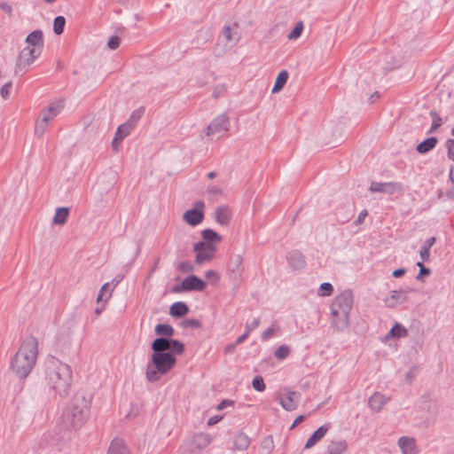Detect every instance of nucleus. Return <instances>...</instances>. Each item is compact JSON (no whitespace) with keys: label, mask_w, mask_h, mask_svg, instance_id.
<instances>
[{"label":"nucleus","mask_w":454,"mask_h":454,"mask_svg":"<svg viewBox=\"0 0 454 454\" xmlns=\"http://www.w3.org/2000/svg\"><path fill=\"white\" fill-rule=\"evenodd\" d=\"M250 438L243 432H239L233 438V449L237 450H245L249 447Z\"/></svg>","instance_id":"obj_22"},{"label":"nucleus","mask_w":454,"mask_h":454,"mask_svg":"<svg viewBox=\"0 0 454 454\" xmlns=\"http://www.w3.org/2000/svg\"><path fill=\"white\" fill-rule=\"evenodd\" d=\"M286 260L289 266L293 270H301L305 267L306 261L302 253L299 250H293L286 255Z\"/></svg>","instance_id":"obj_15"},{"label":"nucleus","mask_w":454,"mask_h":454,"mask_svg":"<svg viewBox=\"0 0 454 454\" xmlns=\"http://www.w3.org/2000/svg\"><path fill=\"white\" fill-rule=\"evenodd\" d=\"M347 450L346 441H333L328 444L327 450L330 454H342Z\"/></svg>","instance_id":"obj_28"},{"label":"nucleus","mask_w":454,"mask_h":454,"mask_svg":"<svg viewBox=\"0 0 454 454\" xmlns=\"http://www.w3.org/2000/svg\"><path fill=\"white\" fill-rule=\"evenodd\" d=\"M151 348L153 353L146 365L145 376L149 382H155L176 365V358L156 346L153 341Z\"/></svg>","instance_id":"obj_4"},{"label":"nucleus","mask_w":454,"mask_h":454,"mask_svg":"<svg viewBox=\"0 0 454 454\" xmlns=\"http://www.w3.org/2000/svg\"><path fill=\"white\" fill-rule=\"evenodd\" d=\"M153 342L156 346H159L167 353L172 354V356L181 355L184 351V345L178 340L171 338L158 337Z\"/></svg>","instance_id":"obj_8"},{"label":"nucleus","mask_w":454,"mask_h":454,"mask_svg":"<svg viewBox=\"0 0 454 454\" xmlns=\"http://www.w3.org/2000/svg\"><path fill=\"white\" fill-rule=\"evenodd\" d=\"M108 286H109V284H108V283H106V284H104V285L101 286V288H100V290H99V294H98V298H97V301H98V302H100V301H103L104 294H105V292H106V288L108 287Z\"/></svg>","instance_id":"obj_55"},{"label":"nucleus","mask_w":454,"mask_h":454,"mask_svg":"<svg viewBox=\"0 0 454 454\" xmlns=\"http://www.w3.org/2000/svg\"><path fill=\"white\" fill-rule=\"evenodd\" d=\"M44 380L57 395L67 397L73 382L71 367L54 356L48 357L44 363Z\"/></svg>","instance_id":"obj_2"},{"label":"nucleus","mask_w":454,"mask_h":454,"mask_svg":"<svg viewBox=\"0 0 454 454\" xmlns=\"http://www.w3.org/2000/svg\"><path fill=\"white\" fill-rule=\"evenodd\" d=\"M145 112V106H140L138 107L137 109L134 110L129 120L126 121V123H129L131 125V128L134 129V127L136 126V124L141 120V118L143 117L144 114Z\"/></svg>","instance_id":"obj_33"},{"label":"nucleus","mask_w":454,"mask_h":454,"mask_svg":"<svg viewBox=\"0 0 454 454\" xmlns=\"http://www.w3.org/2000/svg\"><path fill=\"white\" fill-rule=\"evenodd\" d=\"M215 251L216 250H206L196 253L195 262L199 265H201L206 262L211 261Z\"/></svg>","instance_id":"obj_31"},{"label":"nucleus","mask_w":454,"mask_h":454,"mask_svg":"<svg viewBox=\"0 0 454 454\" xmlns=\"http://www.w3.org/2000/svg\"><path fill=\"white\" fill-rule=\"evenodd\" d=\"M431 273V270L427 268L425 265H421V270H419V274L416 277V279L419 280L423 276H428Z\"/></svg>","instance_id":"obj_51"},{"label":"nucleus","mask_w":454,"mask_h":454,"mask_svg":"<svg viewBox=\"0 0 454 454\" xmlns=\"http://www.w3.org/2000/svg\"><path fill=\"white\" fill-rule=\"evenodd\" d=\"M367 214L368 213L365 209L362 210L356 220V224L362 223L364 222V218L366 217Z\"/></svg>","instance_id":"obj_57"},{"label":"nucleus","mask_w":454,"mask_h":454,"mask_svg":"<svg viewBox=\"0 0 454 454\" xmlns=\"http://www.w3.org/2000/svg\"><path fill=\"white\" fill-rule=\"evenodd\" d=\"M230 127V118L226 114H222L211 121L205 129L204 133L207 137L215 136L221 137L229 131Z\"/></svg>","instance_id":"obj_6"},{"label":"nucleus","mask_w":454,"mask_h":454,"mask_svg":"<svg viewBox=\"0 0 454 454\" xmlns=\"http://www.w3.org/2000/svg\"><path fill=\"white\" fill-rule=\"evenodd\" d=\"M243 258L240 254H233L230 258L228 273L231 280H238L243 273Z\"/></svg>","instance_id":"obj_10"},{"label":"nucleus","mask_w":454,"mask_h":454,"mask_svg":"<svg viewBox=\"0 0 454 454\" xmlns=\"http://www.w3.org/2000/svg\"><path fill=\"white\" fill-rule=\"evenodd\" d=\"M203 219V211L197 208L186 210L183 215V220L191 226L199 225L202 223Z\"/></svg>","instance_id":"obj_16"},{"label":"nucleus","mask_w":454,"mask_h":454,"mask_svg":"<svg viewBox=\"0 0 454 454\" xmlns=\"http://www.w3.org/2000/svg\"><path fill=\"white\" fill-rule=\"evenodd\" d=\"M252 386L254 388V390L258 392H262L266 387L264 380L262 377L260 375H257L253 379Z\"/></svg>","instance_id":"obj_42"},{"label":"nucleus","mask_w":454,"mask_h":454,"mask_svg":"<svg viewBox=\"0 0 454 454\" xmlns=\"http://www.w3.org/2000/svg\"><path fill=\"white\" fill-rule=\"evenodd\" d=\"M437 142L438 140L435 137H428L422 141L421 143H419L417 145L416 150L420 154L427 153L435 147Z\"/></svg>","instance_id":"obj_24"},{"label":"nucleus","mask_w":454,"mask_h":454,"mask_svg":"<svg viewBox=\"0 0 454 454\" xmlns=\"http://www.w3.org/2000/svg\"><path fill=\"white\" fill-rule=\"evenodd\" d=\"M201 236L207 243L215 244L222 240V237L211 229H206L201 231Z\"/></svg>","instance_id":"obj_30"},{"label":"nucleus","mask_w":454,"mask_h":454,"mask_svg":"<svg viewBox=\"0 0 454 454\" xmlns=\"http://www.w3.org/2000/svg\"><path fill=\"white\" fill-rule=\"evenodd\" d=\"M329 428L330 425H323L320 427H318L308 439L304 448L309 449L315 446L320 440L324 438Z\"/></svg>","instance_id":"obj_20"},{"label":"nucleus","mask_w":454,"mask_h":454,"mask_svg":"<svg viewBox=\"0 0 454 454\" xmlns=\"http://www.w3.org/2000/svg\"><path fill=\"white\" fill-rule=\"evenodd\" d=\"M445 145H446V147L448 150L454 149V139L453 138L447 139Z\"/></svg>","instance_id":"obj_64"},{"label":"nucleus","mask_w":454,"mask_h":454,"mask_svg":"<svg viewBox=\"0 0 454 454\" xmlns=\"http://www.w3.org/2000/svg\"><path fill=\"white\" fill-rule=\"evenodd\" d=\"M205 207V203L204 201L202 200H197L195 203H194V208H197L199 210H202L203 211V208Z\"/></svg>","instance_id":"obj_63"},{"label":"nucleus","mask_w":454,"mask_h":454,"mask_svg":"<svg viewBox=\"0 0 454 454\" xmlns=\"http://www.w3.org/2000/svg\"><path fill=\"white\" fill-rule=\"evenodd\" d=\"M41 55L30 50V46L25 47L18 55L14 73L16 75H23L28 71L29 66Z\"/></svg>","instance_id":"obj_7"},{"label":"nucleus","mask_w":454,"mask_h":454,"mask_svg":"<svg viewBox=\"0 0 454 454\" xmlns=\"http://www.w3.org/2000/svg\"><path fill=\"white\" fill-rule=\"evenodd\" d=\"M210 437L207 434H198L194 435L192 442L198 449L207 447L210 443Z\"/></svg>","instance_id":"obj_32"},{"label":"nucleus","mask_w":454,"mask_h":454,"mask_svg":"<svg viewBox=\"0 0 454 454\" xmlns=\"http://www.w3.org/2000/svg\"><path fill=\"white\" fill-rule=\"evenodd\" d=\"M121 142V139H119V137H116L114 136V137L113 141H112V147H113V149H114V150H115V151H117V149H118V147H119V145H120Z\"/></svg>","instance_id":"obj_62"},{"label":"nucleus","mask_w":454,"mask_h":454,"mask_svg":"<svg viewBox=\"0 0 454 454\" xmlns=\"http://www.w3.org/2000/svg\"><path fill=\"white\" fill-rule=\"evenodd\" d=\"M434 243H435V238L434 237L429 238L426 240L423 247H427L430 250Z\"/></svg>","instance_id":"obj_59"},{"label":"nucleus","mask_w":454,"mask_h":454,"mask_svg":"<svg viewBox=\"0 0 454 454\" xmlns=\"http://www.w3.org/2000/svg\"><path fill=\"white\" fill-rule=\"evenodd\" d=\"M119 45H120V38L116 35L111 36L107 43V47L111 50H115L119 47Z\"/></svg>","instance_id":"obj_47"},{"label":"nucleus","mask_w":454,"mask_h":454,"mask_svg":"<svg viewBox=\"0 0 454 454\" xmlns=\"http://www.w3.org/2000/svg\"><path fill=\"white\" fill-rule=\"evenodd\" d=\"M69 214L68 207H58L53 217V223L57 225H63L67 223Z\"/></svg>","instance_id":"obj_26"},{"label":"nucleus","mask_w":454,"mask_h":454,"mask_svg":"<svg viewBox=\"0 0 454 454\" xmlns=\"http://www.w3.org/2000/svg\"><path fill=\"white\" fill-rule=\"evenodd\" d=\"M407 329L400 324H395L388 332L387 336L401 338L406 336Z\"/></svg>","instance_id":"obj_34"},{"label":"nucleus","mask_w":454,"mask_h":454,"mask_svg":"<svg viewBox=\"0 0 454 454\" xmlns=\"http://www.w3.org/2000/svg\"><path fill=\"white\" fill-rule=\"evenodd\" d=\"M63 108V105L61 103H51L45 111H47V114L52 115L55 118Z\"/></svg>","instance_id":"obj_40"},{"label":"nucleus","mask_w":454,"mask_h":454,"mask_svg":"<svg viewBox=\"0 0 454 454\" xmlns=\"http://www.w3.org/2000/svg\"><path fill=\"white\" fill-rule=\"evenodd\" d=\"M206 287V283L195 275H190L184 278L181 283V286H176L173 288V291L176 293L181 291H202Z\"/></svg>","instance_id":"obj_9"},{"label":"nucleus","mask_w":454,"mask_h":454,"mask_svg":"<svg viewBox=\"0 0 454 454\" xmlns=\"http://www.w3.org/2000/svg\"><path fill=\"white\" fill-rule=\"evenodd\" d=\"M39 119H41L42 121H44V122L49 124V122L51 121L54 118L52 117V115L47 114V111L43 110L40 114V118Z\"/></svg>","instance_id":"obj_53"},{"label":"nucleus","mask_w":454,"mask_h":454,"mask_svg":"<svg viewBox=\"0 0 454 454\" xmlns=\"http://www.w3.org/2000/svg\"><path fill=\"white\" fill-rule=\"evenodd\" d=\"M408 300L407 292L404 290L391 291L390 295L384 300L385 305L387 308H394L397 304L406 302Z\"/></svg>","instance_id":"obj_14"},{"label":"nucleus","mask_w":454,"mask_h":454,"mask_svg":"<svg viewBox=\"0 0 454 454\" xmlns=\"http://www.w3.org/2000/svg\"><path fill=\"white\" fill-rule=\"evenodd\" d=\"M403 189L402 184L399 183H379L372 182L370 191L372 192H380L385 194H394L395 192H401Z\"/></svg>","instance_id":"obj_12"},{"label":"nucleus","mask_w":454,"mask_h":454,"mask_svg":"<svg viewBox=\"0 0 454 454\" xmlns=\"http://www.w3.org/2000/svg\"><path fill=\"white\" fill-rule=\"evenodd\" d=\"M429 114L433 118V121L428 133H433L442 126V121L435 111H431Z\"/></svg>","instance_id":"obj_38"},{"label":"nucleus","mask_w":454,"mask_h":454,"mask_svg":"<svg viewBox=\"0 0 454 454\" xmlns=\"http://www.w3.org/2000/svg\"><path fill=\"white\" fill-rule=\"evenodd\" d=\"M353 307V294L346 290L337 295L331 304L332 325L338 331L348 326L349 313Z\"/></svg>","instance_id":"obj_5"},{"label":"nucleus","mask_w":454,"mask_h":454,"mask_svg":"<svg viewBox=\"0 0 454 454\" xmlns=\"http://www.w3.org/2000/svg\"><path fill=\"white\" fill-rule=\"evenodd\" d=\"M177 269L183 273H191L194 270L193 265L189 261L180 262L177 265Z\"/></svg>","instance_id":"obj_45"},{"label":"nucleus","mask_w":454,"mask_h":454,"mask_svg":"<svg viewBox=\"0 0 454 454\" xmlns=\"http://www.w3.org/2000/svg\"><path fill=\"white\" fill-rule=\"evenodd\" d=\"M207 192L208 194L214 195V196H218L223 193L222 188H220L219 186H216V185L208 186L207 189Z\"/></svg>","instance_id":"obj_49"},{"label":"nucleus","mask_w":454,"mask_h":454,"mask_svg":"<svg viewBox=\"0 0 454 454\" xmlns=\"http://www.w3.org/2000/svg\"><path fill=\"white\" fill-rule=\"evenodd\" d=\"M90 399L76 396L64 410L60 424L53 432L42 437V444L55 447L59 451L68 449L72 438L70 429L77 430L84 426L89 417Z\"/></svg>","instance_id":"obj_1"},{"label":"nucleus","mask_w":454,"mask_h":454,"mask_svg":"<svg viewBox=\"0 0 454 454\" xmlns=\"http://www.w3.org/2000/svg\"><path fill=\"white\" fill-rule=\"evenodd\" d=\"M415 376V370L413 368L410 369L406 374H405V379L409 381V382H411L413 378Z\"/></svg>","instance_id":"obj_60"},{"label":"nucleus","mask_w":454,"mask_h":454,"mask_svg":"<svg viewBox=\"0 0 454 454\" xmlns=\"http://www.w3.org/2000/svg\"><path fill=\"white\" fill-rule=\"evenodd\" d=\"M66 20L63 16H57L53 20V31L56 35H61L64 31Z\"/></svg>","instance_id":"obj_36"},{"label":"nucleus","mask_w":454,"mask_h":454,"mask_svg":"<svg viewBox=\"0 0 454 454\" xmlns=\"http://www.w3.org/2000/svg\"><path fill=\"white\" fill-rule=\"evenodd\" d=\"M215 222L223 226L229 224L231 219V211L228 206H218L215 210Z\"/></svg>","instance_id":"obj_17"},{"label":"nucleus","mask_w":454,"mask_h":454,"mask_svg":"<svg viewBox=\"0 0 454 454\" xmlns=\"http://www.w3.org/2000/svg\"><path fill=\"white\" fill-rule=\"evenodd\" d=\"M133 128H131V125L129 123L124 122L123 124L120 125L115 132V137H119L121 141L128 137Z\"/></svg>","instance_id":"obj_35"},{"label":"nucleus","mask_w":454,"mask_h":454,"mask_svg":"<svg viewBox=\"0 0 454 454\" xmlns=\"http://www.w3.org/2000/svg\"><path fill=\"white\" fill-rule=\"evenodd\" d=\"M405 274V270L403 268L396 269L393 271L392 276L394 278H401Z\"/></svg>","instance_id":"obj_58"},{"label":"nucleus","mask_w":454,"mask_h":454,"mask_svg":"<svg viewBox=\"0 0 454 454\" xmlns=\"http://www.w3.org/2000/svg\"><path fill=\"white\" fill-rule=\"evenodd\" d=\"M206 250H216V246L215 244L207 243L206 241H199L193 246V251L195 253Z\"/></svg>","instance_id":"obj_37"},{"label":"nucleus","mask_w":454,"mask_h":454,"mask_svg":"<svg viewBox=\"0 0 454 454\" xmlns=\"http://www.w3.org/2000/svg\"><path fill=\"white\" fill-rule=\"evenodd\" d=\"M239 40L237 33H233L231 26H224L222 34L219 36V41L225 43V46L231 48L237 44Z\"/></svg>","instance_id":"obj_18"},{"label":"nucleus","mask_w":454,"mask_h":454,"mask_svg":"<svg viewBox=\"0 0 454 454\" xmlns=\"http://www.w3.org/2000/svg\"><path fill=\"white\" fill-rule=\"evenodd\" d=\"M419 255L423 261H427L430 256V250L427 247H421L419 251Z\"/></svg>","instance_id":"obj_52"},{"label":"nucleus","mask_w":454,"mask_h":454,"mask_svg":"<svg viewBox=\"0 0 454 454\" xmlns=\"http://www.w3.org/2000/svg\"><path fill=\"white\" fill-rule=\"evenodd\" d=\"M27 46L35 53H42L43 48V35L41 30L32 31L26 38Z\"/></svg>","instance_id":"obj_13"},{"label":"nucleus","mask_w":454,"mask_h":454,"mask_svg":"<svg viewBox=\"0 0 454 454\" xmlns=\"http://www.w3.org/2000/svg\"><path fill=\"white\" fill-rule=\"evenodd\" d=\"M303 30V23L302 21H299L295 24L294 29L290 31V33L287 35V38L289 40H296L299 38L302 33Z\"/></svg>","instance_id":"obj_39"},{"label":"nucleus","mask_w":454,"mask_h":454,"mask_svg":"<svg viewBox=\"0 0 454 454\" xmlns=\"http://www.w3.org/2000/svg\"><path fill=\"white\" fill-rule=\"evenodd\" d=\"M290 353V349L287 346L282 345L279 346L274 352L275 356L278 359L283 360L288 356Z\"/></svg>","instance_id":"obj_41"},{"label":"nucleus","mask_w":454,"mask_h":454,"mask_svg":"<svg viewBox=\"0 0 454 454\" xmlns=\"http://www.w3.org/2000/svg\"><path fill=\"white\" fill-rule=\"evenodd\" d=\"M319 291L321 292V295L323 296H328V295H331L333 291V286L330 284V283H323L320 285V288H319Z\"/></svg>","instance_id":"obj_46"},{"label":"nucleus","mask_w":454,"mask_h":454,"mask_svg":"<svg viewBox=\"0 0 454 454\" xmlns=\"http://www.w3.org/2000/svg\"><path fill=\"white\" fill-rule=\"evenodd\" d=\"M397 444L403 454H417L416 441L412 437L402 436L398 439Z\"/></svg>","instance_id":"obj_19"},{"label":"nucleus","mask_w":454,"mask_h":454,"mask_svg":"<svg viewBox=\"0 0 454 454\" xmlns=\"http://www.w3.org/2000/svg\"><path fill=\"white\" fill-rule=\"evenodd\" d=\"M287 79H288V72L286 70L281 71L276 78V81H275V83H274L271 92L276 93V92L280 91L283 89V87L285 86V84L286 83Z\"/></svg>","instance_id":"obj_29"},{"label":"nucleus","mask_w":454,"mask_h":454,"mask_svg":"<svg viewBox=\"0 0 454 454\" xmlns=\"http://www.w3.org/2000/svg\"><path fill=\"white\" fill-rule=\"evenodd\" d=\"M154 332L160 337L170 338L174 335L175 330L170 325L158 324L154 328Z\"/></svg>","instance_id":"obj_27"},{"label":"nucleus","mask_w":454,"mask_h":454,"mask_svg":"<svg viewBox=\"0 0 454 454\" xmlns=\"http://www.w3.org/2000/svg\"><path fill=\"white\" fill-rule=\"evenodd\" d=\"M249 333H247L246 330V332L236 340L235 344H241L248 337Z\"/></svg>","instance_id":"obj_61"},{"label":"nucleus","mask_w":454,"mask_h":454,"mask_svg":"<svg viewBox=\"0 0 454 454\" xmlns=\"http://www.w3.org/2000/svg\"><path fill=\"white\" fill-rule=\"evenodd\" d=\"M48 127V124L44 122V121H42L41 119H38L35 122V134L37 137H42L43 133L45 132L46 129Z\"/></svg>","instance_id":"obj_43"},{"label":"nucleus","mask_w":454,"mask_h":454,"mask_svg":"<svg viewBox=\"0 0 454 454\" xmlns=\"http://www.w3.org/2000/svg\"><path fill=\"white\" fill-rule=\"evenodd\" d=\"M184 328L198 329L201 327V322L195 318H187L182 322Z\"/></svg>","instance_id":"obj_44"},{"label":"nucleus","mask_w":454,"mask_h":454,"mask_svg":"<svg viewBox=\"0 0 454 454\" xmlns=\"http://www.w3.org/2000/svg\"><path fill=\"white\" fill-rule=\"evenodd\" d=\"M272 334H273V328L270 327V328H267L265 331H263V333L261 335V338L262 340H266L271 338Z\"/></svg>","instance_id":"obj_54"},{"label":"nucleus","mask_w":454,"mask_h":454,"mask_svg":"<svg viewBox=\"0 0 454 454\" xmlns=\"http://www.w3.org/2000/svg\"><path fill=\"white\" fill-rule=\"evenodd\" d=\"M108 454H129V452L121 440L114 439L109 446Z\"/></svg>","instance_id":"obj_25"},{"label":"nucleus","mask_w":454,"mask_h":454,"mask_svg":"<svg viewBox=\"0 0 454 454\" xmlns=\"http://www.w3.org/2000/svg\"><path fill=\"white\" fill-rule=\"evenodd\" d=\"M0 9L4 11V12L8 13L9 15L12 14V7L7 3H2L0 4Z\"/></svg>","instance_id":"obj_56"},{"label":"nucleus","mask_w":454,"mask_h":454,"mask_svg":"<svg viewBox=\"0 0 454 454\" xmlns=\"http://www.w3.org/2000/svg\"><path fill=\"white\" fill-rule=\"evenodd\" d=\"M38 343L35 338L30 337L23 341L16 352L11 368L20 379H25L35 366L38 354Z\"/></svg>","instance_id":"obj_3"},{"label":"nucleus","mask_w":454,"mask_h":454,"mask_svg":"<svg viewBox=\"0 0 454 454\" xmlns=\"http://www.w3.org/2000/svg\"><path fill=\"white\" fill-rule=\"evenodd\" d=\"M189 311L187 304L184 301L174 302L169 308V314L174 317H182Z\"/></svg>","instance_id":"obj_23"},{"label":"nucleus","mask_w":454,"mask_h":454,"mask_svg":"<svg viewBox=\"0 0 454 454\" xmlns=\"http://www.w3.org/2000/svg\"><path fill=\"white\" fill-rule=\"evenodd\" d=\"M12 88V82H6L5 84H4L0 90V94H1V97L4 98V99H6L9 95H10V90Z\"/></svg>","instance_id":"obj_48"},{"label":"nucleus","mask_w":454,"mask_h":454,"mask_svg":"<svg viewBox=\"0 0 454 454\" xmlns=\"http://www.w3.org/2000/svg\"><path fill=\"white\" fill-rule=\"evenodd\" d=\"M387 401L388 398L384 395L376 392L369 398V406L373 411L379 412L382 410Z\"/></svg>","instance_id":"obj_21"},{"label":"nucleus","mask_w":454,"mask_h":454,"mask_svg":"<svg viewBox=\"0 0 454 454\" xmlns=\"http://www.w3.org/2000/svg\"><path fill=\"white\" fill-rule=\"evenodd\" d=\"M260 325V318L259 317H256V318H254V320L251 322V323H247L246 325V330L247 331V333H250L251 331L256 329Z\"/></svg>","instance_id":"obj_50"},{"label":"nucleus","mask_w":454,"mask_h":454,"mask_svg":"<svg viewBox=\"0 0 454 454\" xmlns=\"http://www.w3.org/2000/svg\"><path fill=\"white\" fill-rule=\"evenodd\" d=\"M301 399V394L297 391L286 390V396L279 395L278 401L286 411H294Z\"/></svg>","instance_id":"obj_11"}]
</instances>
